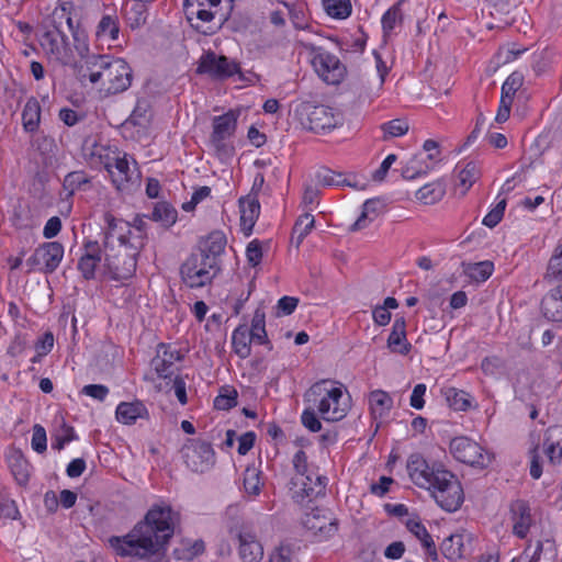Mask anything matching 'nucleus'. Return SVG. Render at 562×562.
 Segmentation results:
<instances>
[{"instance_id": "f8f14e48", "label": "nucleus", "mask_w": 562, "mask_h": 562, "mask_svg": "<svg viewBox=\"0 0 562 562\" xmlns=\"http://www.w3.org/2000/svg\"><path fill=\"white\" fill-rule=\"evenodd\" d=\"M303 476L305 477L302 482L303 485L290 484L292 499L300 505L308 504L314 498L324 495L327 485V477L315 471L303 473Z\"/></svg>"}, {"instance_id": "338daca9", "label": "nucleus", "mask_w": 562, "mask_h": 562, "mask_svg": "<svg viewBox=\"0 0 562 562\" xmlns=\"http://www.w3.org/2000/svg\"><path fill=\"white\" fill-rule=\"evenodd\" d=\"M246 257H247L248 262L252 267H256L261 262L262 249H261V244L259 240L254 239L252 241H250L248 244V246L246 248Z\"/></svg>"}, {"instance_id": "aec40b11", "label": "nucleus", "mask_w": 562, "mask_h": 562, "mask_svg": "<svg viewBox=\"0 0 562 562\" xmlns=\"http://www.w3.org/2000/svg\"><path fill=\"white\" fill-rule=\"evenodd\" d=\"M104 260L103 248L97 240L85 244V252L78 262V269L86 280L94 279L95 269L101 260Z\"/></svg>"}, {"instance_id": "8fccbe9b", "label": "nucleus", "mask_w": 562, "mask_h": 562, "mask_svg": "<svg viewBox=\"0 0 562 562\" xmlns=\"http://www.w3.org/2000/svg\"><path fill=\"white\" fill-rule=\"evenodd\" d=\"M380 201L378 199H369L363 203L362 213L358 220L352 224L351 231H359L368 226L373 220L370 218V214H378Z\"/></svg>"}, {"instance_id": "dca6fc26", "label": "nucleus", "mask_w": 562, "mask_h": 562, "mask_svg": "<svg viewBox=\"0 0 562 562\" xmlns=\"http://www.w3.org/2000/svg\"><path fill=\"white\" fill-rule=\"evenodd\" d=\"M183 356L179 350H171L165 344L158 345L157 353L151 359L150 366L160 379H169L173 374L176 361H181Z\"/></svg>"}, {"instance_id": "2eb2a0df", "label": "nucleus", "mask_w": 562, "mask_h": 562, "mask_svg": "<svg viewBox=\"0 0 562 562\" xmlns=\"http://www.w3.org/2000/svg\"><path fill=\"white\" fill-rule=\"evenodd\" d=\"M555 552L554 540L550 538L530 539L524 552L513 562H553Z\"/></svg>"}, {"instance_id": "3c124183", "label": "nucleus", "mask_w": 562, "mask_h": 562, "mask_svg": "<svg viewBox=\"0 0 562 562\" xmlns=\"http://www.w3.org/2000/svg\"><path fill=\"white\" fill-rule=\"evenodd\" d=\"M145 3L146 2L134 1L132 7L130 9H126V20L132 29H136L145 24L147 19Z\"/></svg>"}, {"instance_id": "a878e982", "label": "nucleus", "mask_w": 562, "mask_h": 562, "mask_svg": "<svg viewBox=\"0 0 562 562\" xmlns=\"http://www.w3.org/2000/svg\"><path fill=\"white\" fill-rule=\"evenodd\" d=\"M239 540V554L245 562H257L263 555V549L256 537L250 532H240Z\"/></svg>"}, {"instance_id": "6e6552de", "label": "nucleus", "mask_w": 562, "mask_h": 562, "mask_svg": "<svg viewBox=\"0 0 562 562\" xmlns=\"http://www.w3.org/2000/svg\"><path fill=\"white\" fill-rule=\"evenodd\" d=\"M302 114L306 115L307 128L315 133L333 130L341 121L339 113L324 104L306 103L303 105Z\"/></svg>"}, {"instance_id": "7ed1b4c3", "label": "nucleus", "mask_w": 562, "mask_h": 562, "mask_svg": "<svg viewBox=\"0 0 562 562\" xmlns=\"http://www.w3.org/2000/svg\"><path fill=\"white\" fill-rule=\"evenodd\" d=\"M326 384V380L314 383L306 396L308 401L317 404V411L325 422H339L347 415V406L340 405L342 390L341 387L327 389Z\"/></svg>"}, {"instance_id": "c03bdc74", "label": "nucleus", "mask_w": 562, "mask_h": 562, "mask_svg": "<svg viewBox=\"0 0 562 562\" xmlns=\"http://www.w3.org/2000/svg\"><path fill=\"white\" fill-rule=\"evenodd\" d=\"M326 13L334 19H347L351 14L350 0H323Z\"/></svg>"}, {"instance_id": "2f4dec72", "label": "nucleus", "mask_w": 562, "mask_h": 562, "mask_svg": "<svg viewBox=\"0 0 562 562\" xmlns=\"http://www.w3.org/2000/svg\"><path fill=\"white\" fill-rule=\"evenodd\" d=\"M442 394L450 408L457 412H465L471 408L472 396L463 391L453 386L442 389Z\"/></svg>"}, {"instance_id": "58836bf2", "label": "nucleus", "mask_w": 562, "mask_h": 562, "mask_svg": "<svg viewBox=\"0 0 562 562\" xmlns=\"http://www.w3.org/2000/svg\"><path fill=\"white\" fill-rule=\"evenodd\" d=\"M177 210L167 202H159L155 205L150 218L160 223L164 227H170L177 221Z\"/></svg>"}, {"instance_id": "e433bc0d", "label": "nucleus", "mask_w": 562, "mask_h": 562, "mask_svg": "<svg viewBox=\"0 0 562 562\" xmlns=\"http://www.w3.org/2000/svg\"><path fill=\"white\" fill-rule=\"evenodd\" d=\"M249 335L256 344L268 345L269 349H272L266 331V314L260 307L254 313Z\"/></svg>"}, {"instance_id": "09e8293b", "label": "nucleus", "mask_w": 562, "mask_h": 562, "mask_svg": "<svg viewBox=\"0 0 562 562\" xmlns=\"http://www.w3.org/2000/svg\"><path fill=\"white\" fill-rule=\"evenodd\" d=\"M292 462L295 470V474L292 476L290 484L303 485L302 482L305 479L303 476V473L313 472V470L310 468L307 463L306 453L303 450L296 451V453L293 456Z\"/></svg>"}, {"instance_id": "ddd939ff", "label": "nucleus", "mask_w": 562, "mask_h": 562, "mask_svg": "<svg viewBox=\"0 0 562 562\" xmlns=\"http://www.w3.org/2000/svg\"><path fill=\"white\" fill-rule=\"evenodd\" d=\"M313 66L318 76L329 85L340 83L346 75L345 65L328 52L318 53L313 58Z\"/></svg>"}, {"instance_id": "13d9d810", "label": "nucleus", "mask_w": 562, "mask_h": 562, "mask_svg": "<svg viewBox=\"0 0 562 562\" xmlns=\"http://www.w3.org/2000/svg\"><path fill=\"white\" fill-rule=\"evenodd\" d=\"M148 108L149 105L146 101H137L135 109L126 120V124L145 127L150 120Z\"/></svg>"}, {"instance_id": "603ef678", "label": "nucleus", "mask_w": 562, "mask_h": 562, "mask_svg": "<svg viewBox=\"0 0 562 562\" xmlns=\"http://www.w3.org/2000/svg\"><path fill=\"white\" fill-rule=\"evenodd\" d=\"M70 34L74 38V47L79 54L81 58H83V61L88 56H91L89 54V45H88V35L86 31L79 25H75L72 30H69Z\"/></svg>"}, {"instance_id": "864d4df0", "label": "nucleus", "mask_w": 562, "mask_h": 562, "mask_svg": "<svg viewBox=\"0 0 562 562\" xmlns=\"http://www.w3.org/2000/svg\"><path fill=\"white\" fill-rule=\"evenodd\" d=\"M381 128L383 131V140H389L390 138L405 135L408 132L409 125L405 120L395 119L384 123Z\"/></svg>"}, {"instance_id": "a18cd8bd", "label": "nucleus", "mask_w": 562, "mask_h": 562, "mask_svg": "<svg viewBox=\"0 0 562 562\" xmlns=\"http://www.w3.org/2000/svg\"><path fill=\"white\" fill-rule=\"evenodd\" d=\"M238 393L229 385L222 386L220 394L214 398V407L218 411H228L237 405Z\"/></svg>"}, {"instance_id": "423d86ee", "label": "nucleus", "mask_w": 562, "mask_h": 562, "mask_svg": "<svg viewBox=\"0 0 562 562\" xmlns=\"http://www.w3.org/2000/svg\"><path fill=\"white\" fill-rule=\"evenodd\" d=\"M182 457L187 467L196 473H204L215 464L212 445L200 439L189 440L182 448Z\"/></svg>"}, {"instance_id": "69168bd1", "label": "nucleus", "mask_w": 562, "mask_h": 562, "mask_svg": "<svg viewBox=\"0 0 562 562\" xmlns=\"http://www.w3.org/2000/svg\"><path fill=\"white\" fill-rule=\"evenodd\" d=\"M548 274L553 278H559L562 276V245H559L555 248L554 255L549 261Z\"/></svg>"}, {"instance_id": "c85d7f7f", "label": "nucleus", "mask_w": 562, "mask_h": 562, "mask_svg": "<svg viewBox=\"0 0 562 562\" xmlns=\"http://www.w3.org/2000/svg\"><path fill=\"white\" fill-rule=\"evenodd\" d=\"M369 407L374 418L386 416L393 407V398L383 390H374L369 394Z\"/></svg>"}, {"instance_id": "79ce46f5", "label": "nucleus", "mask_w": 562, "mask_h": 562, "mask_svg": "<svg viewBox=\"0 0 562 562\" xmlns=\"http://www.w3.org/2000/svg\"><path fill=\"white\" fill-rule=\"evenodd\" d=\"M315 220L314 216L306 212L302 214L295 222L293 226V236L292 240L295 239V245L299 247L304 238L311 233L312 228L314 227Z\"/></svg>"}, {"instance_id": "4be33fe9", "label": "nucleus", "mask_w": 562, "mask_h": 562, "mask_svg": "<svg viewBox=\"0 0 562 562\" xmlns=\"http://www.w3.org/2000/svg\"><path fill=\"white\" fill-rule=\"evenodd\" d=\"M541 312L548 321L562 323V283L542 297Z\"/></svg>"}, {"instance_id": "412c9836", "label": "nucleus", "mask_w": 562, "mask_h": 562, "mask_svg": "<svg viewBox=\"0 0 562 562\" xmlns=\"http://www.w3.org/2000/svg\"><path fill=\"white\" fill-rule=\"evenodd\" d=\"M240 226L246 235H250L260 215V203L256 194L239 199Z\"/></svg>"}, {"instance_id": "e2e57ef3", "label": "nucleus", "mask_w": 562, "mask_h": 562, "mask_svg": "<svg viewBox=\"0 0 562 562\" xmlns=\"http://www.w3.org/2000/svg\"><path fill=\"white\" fill-rule=\"evenodd\" d=\"M301 422L303 426L312 432H317L322 429V423L313 408H306L303 411Z\"/></svg>"}, {"instance_id": "b1692460", "label": "nucleus", "mask_w": 562, "mask_h": 562, "mask_svg": "<svg viewBox=\"0 0 562 562\" xmlns=\"http://www.w3.org/2000/svg\"><path fill=\"white\" fill-rule=\"evenodd\" d=\"M544 453L552 464L560 463L562 459V426L554 425L544 434Z\"/></svg>"}, {"instance_id": "473e14b6", "label": "nucleus", "mask_w": 562, "mask_h": 562, "mask_svg": "<svg viewBox=\"0 0 562 562\" xmlns=\"http://www.w3.org/2000/svg\"><path fill=\"white\" fill-rule=\"evenodd\" d=\"M252 338L249 335V328L246 325L238 326L232 336L234 352L241 359H246L251 353Z\"/></svg>"}, {"instance_id": "4468645a", "label": "nucleus", "mask_w": 562, "mask_h": 562, "mask_svg": "<svg viewBox=\"0 0 562 562\" xmlns=\"http://www.w3.org/2000/svg\"><path fill=\"white\" fill-rule=\"evenodd\" d=\"M237 117L238 114L233 111H228L227 113L213 119L211 143L217 153H228L229 148L225 145L224 140L235 133Z\"/></svg>"}, {"instance_id": "4c0bfd02", "label": "nucleus", "mask_w": 562, "mask_h": 562, "mask_svg": "<svg viewBox=\"0 0 562 562\" xmlns=\"http://www.w3.org/2000/svg\"><path fill=\"white\" fill-rule=\"evenodd\" d=\"M446 193L445 184L440 181L427 183L416 192V199L425 205L435 204Z\"/></svg>"}, {"instance_id": "0e129e2a", "label": "nucleus", "mask_w": 562, "mask_h": 562, "mask_svg": "<svg viewBox=\"0 0 562 562\" xmlns=\"http://www.w3.org/2000/svg\"><path fill=\"white\" fill-rule=\"evenodd\" d=\"M524 76L519 71L512 72L502 86V91L515 95L516 91L522 86Z\"/></svg>"}, {"instance_id": "774afa93", "label": "nucleus", "mask_w": 562, "mask_h": 562, "mask_svg": "<svg viewBox=\"0 0 562 562\" xmlns=\"http://www.w3.org/2000/svg\"><path fill=\"white\" fill-rule=\"evenodd\" d=\"M293 550L289 544H281L270 554V562H291Z\"/></svg>"}, {"instance_id": "0eeeda50", "label": "nucleus", "mask_w": 562, "mask_h": 562, "mask_svg": "<svg viewBox=\"0 0 562 562\" xmlns=\"http://www.w3.org/2000/svg\"><path fill=\"white\" fill-rule=\"evenodd\" d=\"M40 44L48 58L64 66L74 63L72 48L65 31L46 30L41 36Z\"/></svg>"}, {"instance_id": "c9c22d12", "label": "nucleus", "mask_w": 562, "mask_h": 562, "mask_svg": "<svg viewBox=\"0 0 562 562\" xmlns=\"http://www.w3.org/2000/svg\"><path fill=\"white\" fill-rule=\"evenodd\" d=\"M41 121V105L35 98H30L22 112L23 127L29 133H34Z\"/></svg>"}, {"instance_id": "c756f323", "label": "nucleus", "mask_w": 562, "mask_h": 562, "mask_svg": "<svg viewBox=\"0 0 562 562\" xmlns=\"http://www.w3.org/2000/svg\"><path fill=\"white\" fill-rule=\"evenodd\" d=\"M406 527L422 542L426 554L436 561L438 559L437 548L425 526L418 520L409 519Z\"/></svg>"}, {"instance_id": "37998d69", "label": "nucleus", "mask_w": 562, "mask_h": 562, "mask_svg": "<svg viewBox=\"0 0 562 562\" xmlns=\"http://www.w3.org/2000/svg\"><path fill=\"white\" fill-rule=\"evenodd\" d=\"M493 270V262L485 260L475 263H469L465 267L464 272L471 280L475 282H484L492 276Z\"/></svg>"}, {"instance_id": "bf43d9fd", "label": "nucleus", "mask_w": 562, "mask_h": 562, "mask_svg": "<svg viewBox=\"0 0 562 562\" xmlns=\"http://www.w3.org/2000/svg\"><path fill=\"white\" fill-rule=\"evenodd\" d=\"M184 12L188 21L191 23V26L194 27L202 34H209V30L203 29L202 24L199 22L193 23L196 20V10L198 7H205L204 1L201 0H184Z\"/></svg>"}, {"instance_id": "1a4fd4ad", "label": "nucleus", "mask_w": 562, "mask_h": 562, "mask_svg": "<svg viewBox=\"0 0 562 562\" xmlns=\"http://www.w3.org/2000/svg\"><path fill=\"white\" fill-rule=\"evenodd\" d=\"M240 71L238 63L224 55H216L212 50L204 53L196 68L198 74H206L212 78H228Z\"/></svg>"}, {"instance_id": "bb28decb", "label": "nucleus", "mask_w": 562, "mask_h": 562, "mask_svg": "<svg viewBox=\"0 0 562 562\" xmlns=\"http://www.w3.org/2000/svg\"><path fill=\"white\" fill-rule=\"evenodd\" d=\"M8 464L19 485H26L30 480V463L20 450H14L8 457Z\"/></svg>"}, {"instance_id": "f3484780", "label": "nucleus", "mask_w": 562, "mask_h": 562, "mask_svg": "<svg viewBox=\"0 0 562 562\" xmlns=\"http://www.w3.org/2000/svg\"><path fill=\"white\" fill-rule=\"evenodd\" d=\"M431 497L443 510L448 513L458 510L464 501V493L461 482L458 477L453 481H450V484H448L445 488L442 487L440 492H435V495Z\"/></svg>"}, {"instance_id": "6ab92c4d", "label": "nucleus", "mask_w": 562, "mask_h": 562, "mask_svg": "<svg viewBox=\"0 0 562 562\" xmlns=\"http://www.w3.org/2000/svg\"><path fill=\"white\" fill-rule=\"evenodd\" d=\"M75 8L72 1L60 0L58 5L52 11L44 20V26L50 31H65V29L72 30L75 26L71 18V11Z\"/></svg>"}, {"instance_id": "4d7b16f0", "label": "nucleus", "mask_w": 562, "mask_h": 562, "mask_svg": "<svg viewBox=\"0 0 562 562\" xmlns=\"http://www.w3.org/2000/svg\"><path fill=\"white\" fill-rule=\"evenodd\" d=\"M458 476L453 472L446 469V467L442 464L440 470H437V474L431 481V486L430 488H427V491L431 496H434L435 492H440L442 487L445 488L448 484H450V481H453Z\"/></svg>"}, {"instance_id": "39448f33", "label": "nucleus", "mask_w": 562, "mask_h": 562, "mask_svg": "<svg viewBox=\"0 0 562 562\" xmlns=\"http://www.w3.org/2000/svg\"><path fill=\"white\" fill-rule=\"evenodd\" d=\"M450 452L459 462L476 468H487L492 461L490 453L472 439L460 436L450 441Z\"/></svg>"}, {"instance_id": "9b49d317", "label": "nucleus", "mask_w": 562, "mask_h": 562, "mask_svg": "<svg viewBox=\"0 0 562 562\" xmlns=\"http://www.w3.org/2000/svg\"><path fill=\"white\" fill-rule=\"evenodd\" d=\"M442 463L427 461L420 453H412L406 462V470L411 481L420 488H430L431 481L440 470Z\"/></svg>"}, {"instance_id": "9d476101", "label": "nucleus", "mask_w": 562, "mask_h": 562, "mask_svg": "<svg viewBox=\"0 0 562 562\" xmlns=\"http://www.w3.org/2000/svg\"><path fill=\"white\" fill-rule=\"evenodd\" d=\"M64 256V247L58 241H47L35 249L26 263L31 269H40L44 273H53Z\"/></svg>"}, {"instance_id": "49530a36", "label": "nucleus", "mask_w": 562, "mask_h": 562, "mask_svg": "<svg viewBox=\"0 0 562 562\" xmlns=\"http://www.w3.org/2000/svg\"><path fill=\"white\" fill-rule=\"evenodd\" d=\"M480 177V170L475 162L469 161L465 166L459 171L458 180L459 186L462 187V194L464 195L468 190L475 183V181Z\"/></svg>"}, {"instance_id": "052dcab7", "label": "nucleus", "mask_w": 562, "mask_h": 562, "mask_svg": "<svg viewBox=\"0 0 562 562\" xmlns=\"http://www.w3.org/2000/svg\"><path fill=\"white\" fill-rule=\"evenodd\" d=\"M32 448L37 453H43L47 449V437L44 427L36 424L33 426Z\"/></svg>"}, {"instance_id": "f257e3e1", "label": "nucleus", "mask_w": 562, "mask_h": 562, "mask_svg": "<svg viewBox=\"0 0 562 562\" xmlns=\"http://www.w3.org/2000/svg\"><path fill=\"white\" fill-rule=\"evenodd\" d=\"M105 227L103 233L104 265L115 280L131 278L137 267V258L142 251V240L135 238L126 241L122 231L128 227L125 221L116 218L110 212L103 216Z\"/></svg>"}, {"instance_id": "f704fd0d", "label": "nucleus", "mask_w": 562, "mask_h": 562, "mask_svg": "<svg viewBox=\"0 0 562 562\" xmlns=\"http://www.w3.org/2000/svg\"><path fill=\"white\" fill-rule=\"evenodd\" d=\"M95 35L99 40L116 42L120 35V22L117 15H103L97 26Z\"/></svg>"}, {"instance_id": "72a5a7b5", "label": "nucleus", "mask_w": 562, "mask_h": 562, "mask_svg": "<svg viewBox=\"0 0 562 562\" xmlns=\"http://www.w3.org/2000/svg\"><path fill=\"white\" fill-rule=\"evenodd\" d=\"M462 533L450 535L441 542L440 550L442 554L452 561L461 559L465 552L464 538Z\"/></svg>"}, {"instance_id": "de8ad7c7", "label": "nucleus", "mask_w": 562, "mask_h": 562, "mask_svg": "<svg viewBox=\"0 0 562 562\" xmlns=\"http://www.w3.org/2000/svg\"><path fill=\"white\" fill-rule=\"evenodd\" d=\"M90 182V177L85 171H71L66 175L63 182V188L72 195L77 190L83 189V186Z\"/></svg>"}, {"instance_id": "6e6d98bb", "label": "nucleus", "mask_w": 562, "mask_h": 562, "mask_svg": "<svg viewBox=\"0 0 562 562\" xmlns=\"http://www.w3.org/2000/svg\"><path fill=\"white\" fill-rule=\"evenodd\" d=\"M74 439H76L74 428L63 420L59 430L52 437V448L59 451Z\"/></svg>"}, {"instance_id": "7c9ffc66", "label": "nucleus", "mask_w": 562, "mask_h": 562, "mask_svg": "<svg viewBox=\"0 0 562 562\" xmlns=\"http://www.w3.org/2000/svg\"><path fill=\"white\" fill-rule=\"evenodd\" d=\"M115 414L120 423L131 425L134 424L137 418H142L144 414H147V409L139 401L132 403L122 402L117 405Z\"/></svg>"}, {"instance_id": "ea45409f", "label": "nucleus", "mask_w": 562, "mask_h": 562, "mask_svg": "<svg viewBox=\"0 0 562 562\" xmlns=\"http://www.w3.org/2000/svg\"><path fill=\"white\" fill-rule=\"evenodd\" d=\"M405 0H398L393 4L382 16L381 23L384 35H389L397 24H402L404 14L402 11V4Z\"/></svg>"}, {"instance_id": "cd10ccee", "label": "nucleus", "mask_w": 562, "mask_h": 562, "mask_svg": "<svg viewBox=\"0 0 562 562\" xmlns=\"http://www.w3.org/2000/svg\"><path fill=\"white\" fill-rule=\"evenodd\" d=\"M105 168L111 175L113 182L120 189L125 182L132 181L134 170H131L126 156L116 157L111 162L105 164Z\"/></svg>"}, {"instance_id": "f03ea898", "label": "nucleus", "mask_w": 562, "mask_h": 562, "mask_svg": "<svg viewBox=\"0 0 562 562\" xmlns=\"http://www.w3.org/2000/svg\"><path fill=\"white\" fill-rule=\"evenodd\" d=\"M77 79L85 85L89 81L104 95H114L126 91L133 79L130 65L122 58L111 55L91 54L85 63L75 64Z\"/></svg>"}, {"instance_id": "a211bd4d", "label": "nucleus", "mask_w": 562, "mask_h": 562, "mask_svg": "<svg viewBox=\"0 0 562 562\" xmlns=\"http://www.w3.org/2000/svg\"><path fill=\"white\" fill-rule=\"evenodd\" d=\"M509 512L514 535L520 539L526 538L532 524L529 504L524 499H516L512 502Z\"/></svg>"}, {"instance_id": "5701e85b", "label": "nucleus", "mask_w": 562, "mask_h": 562, "mask_svg": "<svg viewBox=\"0 0 562 562\" xmlns=\"http://www.w3.org/2000/svg\"><path fill=\"white\" fill-rule=\"evenodd\" d=\"M387 347L392 352L403 356L411 351L412 345L406 339V321L403 316L395 318L387 338Z\"/></svg>"}, {"instance_id": "393cba45", "label": "nucleus", "mask_w": 562, "mask_h": 562, "mask_svg": "<svg viewBox=\"0 0 562 562\" xmlns=\"http://www.w3.org/2000/svg\"><path fill=\"white\" fill-rule=\"evenodd\" d=\"M226 237L223 232L214 231L209 236L200 241L199 247L195 249L198 252L207 255L213 261L220 262L218 258L224 252L226 246Z\"/></svg>"}, {"instance_id": "680f3d73", "label": "nucleus", "mask_w": 562, "mask_h": 562, "mask_svg": "<svg viewBox=\"0 0 562 562\" xmlns=\"http://www.w3.org/2000/svg\"><path fill=\"white\" fill-rule=\"evenodd\" d=\"M418 157L415 156L412 158L407 165L402 169V177L406 180H413L422 175H425L428 170V167L423 168L418 164Z\"/></svg>"}, {"instance_id": "a19ab883", "label": "nucleus", "mask_w": 562, "mask_h": 562, "mask_svg": "<svg viewBox=\"0 0 562 562\" xmlns=\"http://www.w3.org/2000/svg\"><path fill=\"white\" fill-rule=\"evenodd\" d=\"M125 224L128 228L126 231L125 229L122 231L123 235H124V239L126 241L131 243V241L135 240V238H138L139 240H142V248H144L146 245V240H147V233H146L147 224L144 221V218L142 216L137 215L133 220V223L125 221Z\"/></svg>"}, {"instance_id": "5fc2aeb1", "label": "nucleus", "mask_w": 562, "mask_h": 562, "mask_svg": "<svg viewBox=\"0 0 562 562\" xmlns=\"http://www.w3.org/2000/svg\"><path fill=\"white\" fill-rule=\"evenodd\" d=\"M244 488L247 494L257 496L261 491L260 471L256 468H247L244 473Z\"/></svg>"}, {"instance_id": "20e7f679", "label": "nucleus", "mask_w": 562, "mask_h": 562, "mask_svg": "<svg viewBox=\"0 0 562 562\" xmlns=\"http://www.w3.org/2000/svg\"><path fill=\"white\" fill-rule=\"evenodd\" d=\"M221 271L220 262L193 250L180 267V274L189 288H202L212 282Z\"/></svg>"}]
</instances>
